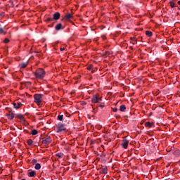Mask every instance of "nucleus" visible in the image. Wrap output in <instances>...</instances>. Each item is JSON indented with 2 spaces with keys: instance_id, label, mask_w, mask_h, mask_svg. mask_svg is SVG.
Instances as JSON below:
<instances>
[{
  "instance_id": "32",
  "label": "nucleus",
  "mask_w": 180,
  "mask_h": 180,
  "mask_svg": "<svg viewBox=\"0 0 180 180\" xmlns=\"http://www.w3.org/2000/svg\"><path fill=\"white\" fill-rule=\"evenodd\" d=\"M65 50V48H60V51H64Z\"/></svg>"
},
{
  "instance_id": "22",
  "label": "nucleus",
  "mask_w": 180,
  "mask_h": 180,
  "mask_svg": "<svg viewBox=\"0 0 180 180\" xmlns=\"http://www.w3.org/2000/svg\"><path fill=\"white\" fill-rule=\"evenodd\" d=\"M27 143L28 146H32V144H33V141L32 139H28Z\"/></svg>"
},
{
  "instance_id": "4",
  "label": "nucleus",
  "mask_w": 180,
  "mask_h": 180,
  "mask_svg": "<svg viewBox=\"0 0 180 180\" xmlns=\"http://www.w3.org/2000/svg\"><path fill=\"white\" fill-rule=\"evenodd\" d=\"M56 133H61V131H65V125L62 123L56 124Z\"/></svg>"
},
{
  "instance_id": "14",
  "label": "nucleus",
  "mask_w": 180,
  "mask_h": 180,
  "mask_svg": "<svg viewBox=\"0 0 180 180\" xmlns=\"http://www.w3.org/2000/svg\"><path fill=\"white\" fill-rule=\"evenodd\" d=\"M14 117H15V115L13 113H11L8 115V118L10 119V120H13Z\"/></svg>"
},
{
  "instance_id": "2",
  "label": "nucleus",
  "mask_w": 180,
  "mask_h": 180,
  "mask_svg": "<svg viewBox=\"0 0 180 180\" xmlns=\"http://www.w3.org/2000/svg\"><path fill=\"white\" fill-rule=\"evenodd\" d=\"M43 101V94H37L34 95V102L37 103L38 106H40V103Z\"/></svg>"
},
{
  "instance_id": "3",
  "label": "nucleus",
  "mask_w": 180,
  "mask_h": 180,
  "mask_svg": "<svg viewBox=\"0 0 180 180\" xmlns=\"http://www.w3.org/2000/svg\"><path fill=\"white\" fill-rule=\"evenodd\" d=\"M92 103H101L102 102V96H101L98 94H95L91 98Z\"/></svg>"
},
{
  "instance_id": "21",
  "label": "nucleus",
  "mask_w": 180,
  "mask_h": 180,
  "mask_svg": "<svg viewBox=\"0 0 180 180\" xmlns=\"http://www.w3.org/2000/svg\"><path fill=\"white\" fill-rule=\"evenodd\" d=\"M31 134H32V136H36V134H37V130L33 129L31 132Z\"/></svg>"
},
{
  "instance_id": "15",
  "label": "nucleus",
  "mask_w": 180,
  "mask_h": 180,
  "mask_svg": "<svg viewBox=\"0 0 180 180\" xmlns=\"http://www.w3.org/2000/svg\"><path fill=\"white\" fill-rule=\"evenodd\" d=\"M20 68H26L27 67V63H23L20 65Z\"/></svg>"
},
{
  "instance_id": "9",
  "label": "nucleus",
  "mask_w": 180,
  "mask_h": 180,
  "mask_svg": "<svg viewBox=\"0 0 180 180\" xmlns=\"http://www.w3.org/2000/svg\"><path fill=\"white\" fill-rule=\"evenodd\" d=\"M71 18H72V15H71L70 13L65 15V20H70Z\"/></svg>"
},
{
  "instance_id": "1",
  "label": "nucleus",
  "mask_w": 180,
  "mask_h": 180,
  "mask_svg": "<svg viewBox=\"0 0 180 180\" xmlns=\"http://www.w3.org/2000/svg\"><path fill=\"white\" fill-rule=\"evenodd\" d=\"M34 76L37 79H43L46 77V71L44 69L39 68L35 71Z\"/></svg>"
},
{
  "instance_id": "5",
  "label": "nucleus",
  "mask_w": 180,
  "mask_h": 180,
  "mask_svg": "<svg viewBox=\"0 0 180 180\" xmlns=\"http://www.w3.org/2000/svg\"><path fill=\"white\" fill-rule=\"evenodd\" d=\"M53 140L51 139V137L50 136H46L45 138H43L42 139V143L43 144H46V146H49L50 143H51Z\"/></svg>"
},
{
  "instance_id": "30",
  "label": "nucleus",
  "mask_w": 180,
  "mask_h": 180,
  "mask_svg": "<svg viewBox=\"0 0 180 180\" xmlns=\"http://www.w3.org/2000/svg\"><path fill=\"white\" fill-rule=\"evenodd\" d=\"M47 20H48V22H51V20H53V18H49L47 19Z\"/></svg>"
},
{
  "instance_id": "11",
  "label": "nucleus",
  "mask_w": 180,
  "mask_h": 180,
  "mask_svg": "<svg viewBox=\"0 0 180 180\" xmlns=\"http://www.w3.org/2000/svg\"><path fill=\"white\" fill-rule=\"evenodd\" d=\"M131 43H132L133 44H137V39H136L135 37H131Z\"/></svg>"
},
{
  "instance_id": "10",
  "label": "nucleus",
  "mask_w": 180,
  "mask_h": 180,
  "mask_svg": "<svg viewBox=\"0 0 180 180\" xmlns=\"http://www.w3.org/2000/svg\"><path fill=\"white\" fill-rule=\"evenodd\" d=\"M87 70L89 71H91L92 73L94 72V65H89V66H87Z\"/></svg>"
},
{
  "instance_id": "23",
  "label": "nucleus",
  "mask_w": 180,
  "mask_h": 180,
  "mask_svg": "<svg viewBox=\"0 0 180 180\" xmlns=\"http://www.w3.org/2000/svg\"><path fill=\"white\" fill-rule=\"evenodd\" d=\"M6 34V32H5L3 28L0 27V34Z\"/></svg>"
},
{
  "instance_id": "17",
  "label": "nucleus",
  "mask_w": 180,
  "mask_h": 180,
  "mask_svg": "<svg viewBox=\"0 0 180 180\" xmlns=\"http://www.w3.org/2000/svg\"><path fill=\"white\" fill-rule=\"evenodd\" d=\"M146 36H148V37H151V36H153V32L151 31H146Z\"/></svg>"
},
{
  "instance_id": "13",
  "label": "nucleus",
  "mask_w": 180,
  "mask_h": 180,
  "mask_svg": "<svg viewBox=\"0 0 180 180\" xmlns=\"http://www.w3.org/2000/svg\"><path fill=\"white\" fill-rule=\"evenodd\" d=\"M62 27H63V25H61V23H59L56 26L55 29L56 30H61Z\"/></svg>"
},
{
  "instance_id": "25",
  "label": "nucleus",
  "mask_w": 180,
  "mask_h": 180,
  "mask_svg": "<svg viewBox=\"0 0 180 180\" xmlns=\"http://www.w3.org/2000/svg\"><path fill=\"white\" fill-rule=\"evenodd\" d=\"M170 6H171L172 8H174V7H175V3H174V1H171V2H170Z\"/></svg>"
},
{
  "instance_id": "28",
  "label": "nucleus",
  "mask_w": 180,
  "mask_h": 180,
  "mask_svg": "<svg viewBox=\"0 0 180 180\" xmlns=\"http://www.w3.org/2000/svg\"><path fill=\"white\" fill-rule=\"evenodd\" d=\"M9 41V39L8 38H6L4 40V43H8Z\"/></svg>"
},
{
  "instance_id": "34",
  "label": "nucleus",
  "mask_w": 180,
  "mask_h": 180,
  "mask_svg": "<svg viewBox=\"0 0 180 180\" xmlns=\"http://www.w3.org/2000/svg\"><path fill=\"white\" fill-rule=\"evenodd\" d=\"M101 108H103V105H101Z\"/></svg>"
},
{
  "instance_id": "8",
  "label": "nucleus",
  "mask_w": 180,
  "mask_h": 180,
  "mask_svg": "<svg viewBox=\"0 0 180 180\" xmlns=\"http://www.w3.org/2000/svg\"><path fill=\"white\" fill-rule=\"evenodd\" d=\"M60 13H58V12L55 13L53 14L54 20H58V19H60Z\"/></svg>"
},
{
  "instance_id": "7",
  "label": "nucleus",
  "mask_w": 180,
  "mask_h": 180,
  "mask_svg": "<svg viewBox=\"0 0 180 180\" xmlns=\"http://www.w3.org/2000/svg\"><path fill=\"white\" fill-rule=\"evenodd\" d=\"M15 109H19V108H20V106H22V103L20 102H15L13 103Z\"/></svg>"
},
{
  "instance_id": "33",
  "label": "nucleus",
  "mask_w": 180,
  "mask_h": 180,
  "mask_svg": "<svg viewBox=\"0 0 180 180\" xmlns=\"http://www.w3.org/2000/svg\"><path fill=\"white\" fill-rule=\"evenodd\" d=\"M116 118H117V119H120V115H117V116L116 117Z\"/></svg>"
},
{
  "instance_id": "24",
  "label": "nucleus",
  "mask_w": 180,
  "mask_h": 180,
  "mask_svg": "<svg viewBox=\"0 0 180 180\" xmlns=\"http://www.w3.org/2000/svg\"><path fill=\"white\" fill-rule=\"evenodd\" d=\"M63 117H64V115H58V120H60V122L63 120Z\"/></svg>"
},
{
  "instance_id": "12",
  "label": "nucleus",
  "mask_w": 180,
  "mask_h": 180,
  "mask_svg": "<svg viewBox=\"0 0 180 180\" xmlns=\"http://www.w3.org/2000/svg\"><path fill=\"white\" fill-rule=\"evenodd\" d=\"M120 112H126V105H122L120 107Z\"/></svg>"
},
{
  "instance_id": "19",
  "label": "nucleus",
  "mask_w": 180,
  "mask_h": 180,
  "mask_svg": "<svg viewBox=\"0 0 180 180\" xmlns=\"http://www.w3.org/2000/svg\"><path fill=\"white\" fill-rule=\"evenodd\" d=\"M29 175L30 176L33 177L34 175H36V172H34V171L30 172Z\"/></svg>"
},
{
  "instance_id": "27",
  "label": "nucleus",
  "mask_w": 180,
  "mask_h": 180,
  "mask_svg": "<svg viewBox=\"0 0 180 180\" xmlns=\"http://www.w3.org/2000/svg\"><path fill=\"white\" fill-rule=\"evenodd\" d=\"M18 117H19V119H20V120H23L25 118L23 117V115H18Z\"/></svg>"
},
{
  "instance_id": "6",
  "label": "nucleus",
  "mask_w": 180,
  "mask_h": 180,
  "mask_svg": "<svg viewBox=\"0 0 180 180\" xmlns=\"http://www.w3.org/2000/svg\"><path fill=\"white\" fill-rule=\"evenodd\" d=\"M122 146L123 148H127V147H129V141L127 139H123Z\"/></svg>"
},
{
  "instance_id": "29",
  "label": "nucleus",
  "mask_w": 180,
  "mask_h": 180,
  "mask_svg": "<svg viewBox=\"0 0 180 180\" xmlns=\"http://www.w3.org/2000/svg\"><path fill=\"white\" fill-rule=\"evenodd\" d=\"M32 162V164H36L37 162V160L33 159Z\"/></svg>"
},
{
  "instance_id": "20",
  "label": "nucleus",
  "mask_w": 180,
  "mask_h": 180,
  "mask_svg": "<svg viewBox=\"0 0 180 180\" xmlns=\"http://www.w3.org/2000/svg\"><path fill=\"white\" fill-rule=\"evenodd\" d=\"M56 157H58V158H63V157H64V154H63V153H57L56 154Z\"/></svg>"
},
{
  "instance_id": "31",
  "label": "nucleus",
  "mask_w": 180,
  "mask_h": 180,
  "mask_svg": "<svg viewBox=\"0 0 180 180\" xmlns=\"http://www.w3.org/2000/svg\"><path fill=\"white\" fill-rule=\"evenodd\" d=\"M112 110H113V112H117V108H114L112 109Z\"/></svg>"
},
{
  "instance_id": "18",
  "label": "nucleus",
  "mask_w": 180,
  "mask_h": 180,
  "mask_svg": "<svg viewBox=\"0 0 180 180\" xmlns=\"http://www.w3.org/2000/svg\"><path fill=\"white\" fill-rule=\"evenodd\" d=\"M35 169H40L41 168V165L39 163H37L34 167Z\"/></svg>"
},
{
  "instance_id": "16",
  "label": "nucleus",
  "mask_w": 180,
  "mask_h": 180,
  "mask_svg": "<svg viewBox=\"0 0 180 180\" xmlns=\"http://www.w3.org/2000/svg\"><path fill=\"white\" fill-rule=\"evenodd\" d=\"M146 127H153V123H150V122H147L145 123Z\"/></svg>"
},
{
  "instance_id": "26",
  "label": "nucleus",
  "mask_w": 180,
  "mask_h": 180,
  "mask_svg": "<svg viewBox=\"0 0 180 180\" xmlns=\"http://www.w3.org/2000/svg\"><path fill=\"white\" fill-rule=\"evenodd\" d=\"M101 174H108V170L106 169H103L101 172Z\"/></svg>"
}]
</instances>
